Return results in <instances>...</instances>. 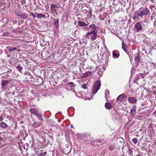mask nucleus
I'll return each mask as SVG.
<instances>
[{"instance_id":"obj_50","label":"nucleus","mask_w":156,"mask_h":156,"mask_svg":"<svg viewBox=\"0 0 156 156\" xmlns=\"http://www.w3.org/2000/svg\"><path fill=\"white\" fill-rule=\"evenodd\" d=\"M74 24L75 25H76V22H75L74 23Z\"/></svg>"},{"instance_id":"obj_1","label":"nucleus","mask_w":156,"mask_h":156,"mask_svg":"<svg viewBox=\"0 0 156 156\" xmlns=\"http://www.w3.org/2000/svg\"><path fill=\"white\" fill-rule=\"evenodd\" d=\"M139 12L140 17H142L143 16L148 15L150 13V11L148 8L142 7L140 8Z\"/></svg>"},{"instance_id":"obj_2","label":"nucleus","mask_w":156,"mask_h":156,"mask_svg":"<svg viewBox=\"0 0 156 156\" xmlns=\"http://www.w3.org/2000/svg\"><path fill=\"white\" fill-rule=\"evenodd\" d=\"M101 86V82L99 80L97 81L93 86L92 94L93 95L95 94L100 88Z\"/></svg>"},{"instance_id":"obj_14","label":"nucleus","mask_w":156,"mask_h":156,"mask_svg":"<svg viewBox=\"0 0 156 156\" xmlns=\"http://www.w3.org/2000/svg\"><path fill=\"white\" fill-rule=\"evenodd\" d=\"M112 55L114 58H117L119 57V54L117 53L115 51H112Z\"/></svg>"},{"instance_id":"obj_42","label":"nucleus","mask_w":156,"mask_h":156,"mask_svg":"<svg viewBox=\"0 0 156 156\" xmlns=\"http://www.w3.org/2000/svg\"><path fill=\"white\" fill-rule=\"evenodd\" d=\"M71 128H73V124L71 125Z\"/></svg>"},{"instance_id":"obj_30","label":"nucleus","mask_w":156,"mask_h":156,"mask_svg":"<svg viewBox=\"0 0 156 156\" xmlns=\"http://www.w3.org/2000/svg\"><path fill=\"white\" fill-rule=\"evenodd\" d=\"M50 9L51 12L53 13H55L56 12V10L55 8H50Z\"/></svg>"},{"instance_id":"obj_20","label":"nucleus","mask_w":156,"mask_h":156,"mask_svg":"<svg viewBox=\"0 0 156 156\" xmlns=\"http://www.w3.org/2000/svg\"><path fill=\"white\" fill-rule=\"evenodd\" d=\"M30 112L32 114H33L35 116L37 113L36 111L33 108H31L30 109Z\"/></svg>"},{"instance_id":"obj_25","label":"nucleus","mask_w":156,"mask_h":156,"mask_svg":"<svg viewBox=\"0 0 156 156\" xmlns=\"http://www.w3.org/2000/svg\"><path fill=\"white\" fill-rule=\"evenodd\" d=\"M140 60V57L139 56L137 55L136 56L135 58V61L136 63H138Z\"/></svg>"},{"instance_id":"obj_10","label":"nucleus","mask_w":156,"mask_h":156,"mask_svg":"<svg viewBox=\"0 0 156 156\" xmlns=\"http://www.w3.org/2000/svg\"><path fill=\"white\" fill-rule=\"evenodd\" d=\"M78 24L80 27L87 26L88 24L81 21H78Z\"/></svg>"},{"instance_id":"obj_32","label":"nucleus","mask_w":156,"mask_h":156,"mask_svg":"<svg viewBox=\"0 0 156 156\" xmlns=\"http://www.w3.org/2000/svg\"><path fill=\"white\" fill-rule=\"evenodd\" d=\"M16 68L19 71H20L23 69V67L20 65H18L16 67Z\"/></svg>"},{"instance_id":"obj_33","label":"nucleus","mask_w":156,"mask_h":156,"mask_svg":"<svg viewBox=\"0 0 156 156\" xmlns=\"http://www.w3.org/2000/svg\"><path fill=\"white\" fill-rule=\"evenodd\" d=\"M9 32H6L3 34V35L5 37V36H8L9 35Z\"/></svg>"},{"instance_id":"obj_18","label":"nucleus","mask_w":156,"mask_h":156,"mask_svg":"<svg viewBox=\"0 0 156 156\" xmlns=\"http://www.w3.org/2000/svg\"><path fill=\"white\" fill-rule=\"evenodd\" d=\"M95 30H93L92 31L89 32L87 33L86 36H90L92 35H93L95 33H96V32L95 31Z\"/></svg>"},{"instance_id":"obj_15","label":"nucleus","mask_w":156,"mask_h":156,"mask_svg":"<svg viewBox=\"0 0 156 156\" xmlns=\"http://www.w3.org/2000/svg\"><path fill=\"white\" fill-rule=\"evenodd\" d=\"M105 106L107 109H110L112 108V105L108 102H106L105 105Z\"/></svg>"},{"instance_id":"obj_5","label":"nucleus","mask_w":156,"mask_h":156,"mask_svg":"<svg viewBox=\"0 0 156 156\" xmlns=\"http://www.w3.org/2000/svg\"><path fill=\"white\" fill-rule=\"evenodd\" d=\"M9 81L7 80L2 81V86L3 89H6L7 87L9 85Z\"/></svg>"},{"instance_id":"obj_11","label":"nucleus","mask_w":156,"mask_h":156,"mask_svg":"<svg viewBox=\"0 0 156 156\" xmlns=\"http://www.w3.org/2000/svg\"><path fill=\"white\" fill-rule=\"evenodd\" d=\"M41 125V123L40 122H36L32 124V126L35 128H37L39 126H40Z\"/></svg>"},{"instance_id":"obj_44","label":"nucleus","mask_w":156,"mask_h":156,"mask_svg":"<svg viewBox=\"0 0 156 156\" xmlns=\"http://www.w3.org/2000/svg\"><path fill=\"white\" fill-rule=\"evenodd\" d=\"M53 77V76L52 75H51L50 76V78H52Z\"/></svg>"},{"instance_id":"obj_39","label":"nucleus","mask_w":156,"mask_h":156,"mask_svg":"<svg viewBox=\"0 0 156 156\" xmlns=\"http://www.w3.org/2000/svg\"><path fill=\"white\" fill-rule=\"evenodd\" d=\"M3 116H0V121H3Z\"/></svg>"},{"instance_id":"obj_13","label":"nucleus","mask_w":156,"mask_h":156,"mask_svg":"<svg viewBox=\"0 0 156 156\" xmlns=\"http://www.w3.org/2000/svg\"><path fill=\"white\" fill-rule=\"evenodd\" d=\"M8 126V125L4 122L0 123V127L3 128H7Z\"/></svg>"},{"instance_id":"obj_29","label":"nucleus","mask_w":156,"mask_h":156,"mask_svg":"<svg viewBox=\"0 0 156 156\" xmlns=\"http://www.w3.org/2000/svg\"><path fill=\"white\" fill-rule=\"evenodd\" d=\"M138 141V140L136 138H135L133 139L132 141L135 144H136Z\"/></svg>"},{"instance_id":"obj_3","label":"nucleus","mask_w":156,"mask_h":156,"mask_svg":"<svg viewBox=\"0 0 156 156\" xmlns=\"http://www.w3.org/2000/svg\"><path fill=\"white\" fill-rule=\"evenodd\" d=\"M16 14L17 16L20 17L21 19L24 20L26 19L27 17L25 13H22L20 11H17Z\"/></svg>"},{"instance_id":"obj_35","label":"nucleus","mask_w":156,"mask_h":156,"mask_svg":"<svg viewBox=\"0 0 156 156\" xmlns=\"http://www.w3.org/2000/svg\"><path fill=\"white\" fill-rule=\"evenodd\" d=\"M57 7L56 5H55V4H52L51 6V8H55Z\"/></svg>"},{"instance_id":"obj_41","label":"nucleus","mask_w":156,"mask_h":156,"mask_svg":"<svg viewBox=\"0 0 156 156\" xmlns=\"http://www.w3.org/2000/svg\"><path fill=\"white\" fill-rule=\"evenodd\" d=\"M68 83L70 84H71L72 85H74V83L73 82H69V83Z\"/></svg>"},{"instance_id":"obj_31","label":"nucleus","mask_w":156,"mask_h":156,"mask_svg":"<svg viewBox=\"0 0 156 156\" xmlns=\"http://www.w3.org/2000/svg\"><path fill=\"white\" fill-rule=\"evenodd\" d=\"M92 10L91 9H90L89 10V14L90 16V17H92L93 16V15L92 14Z\"/></svg>"},{"instance_id":"obj_9","label":"nucleus","mask_w":156,"mask_h":156,"mask_svg":"<svg viewBox=\"0 0 156 156\" xmlns=\"http://www.w3.org/2000/svg\"><path fill=\"white\" fill-rule=\"evenodd\" d=\"M92 73V72L89 71L83 73L81 77L86 78L88 75H90Z\"/></svg>"},{"instance_id":"obj_48","label":"nucleus","mask_w":156,"mask_h":156,"mask_svg":"<svg viewBox=\"0 0 156 156\" xmlns=\"http://www.w3.org/2000/svg\"><path fill=\"white\" fill-rule=\"evenodd\" d=\"M2 138L0 137V140H2Z\"/></svg>"},{"instance_id":"obj_37","label":"nucleus","mask_w":156,"mask_h":156,"mask_svg":"<svg viewBox=\"0 0 156 156\" xmlns=\"http://www.w3.org/2000/svg\"><path fill=\"white\" fill-rule=\"evenodd\" d=\"M103 140H104V139H98L96 141L98 142H101Z\"/></svg>"},{"instance_id":"obj_49","label":"nucleus","mask_w":156,"mask_h":156,"mask_svg":"<svg viewBox=\"0 0 156 156\" xmlns=\"http://www.w3.org/2000/svg\"><path fill=\"white\" fill-rule=\"evenodd\" d=\"M141 105H142V106H144V104H141Z\"/></svg>"},{"instance_id":"obj_4","label":"nucleus","mask_w":156,"mask_h":156,"mask_svg":"<svg viewBox=\"0 0 156 156\" xmlns=\"http://www.w3.org/2000/svg\"><path fill=\"white\" fill-rule=\"evenodd\" d=\"M142 23L140 22H137L135 25V30L137 31L141 30L142 29Z\"/></svg>"},{"instance_id":"obj_43","label":"nucleus","mask_w":156,"mask_h":156,"mask_svg":"<svg viewBox=\"0 0 156 156\" xmlns=\"http://www.w3.org/2000/svg\"><path fill=\"white\" fill-rule=\"evenodd\" d=\"M153 94H154L156 96V91H155L154 92Z\"/></svg>"},{"instance_id":"obj_22","label":"nucleus","mask_w":156,"mask_h":156,"mask_svg":"<svg viewBox=\"0 0 156 156\" xmlns=\"http://www.w3.org/2000/svg\"><path fill=\"white\" fill-rule=\"evenodd\" d=\"M124 142L123 140L122 141H120L118 143V145L119 146V147L122 148L124 145Z\"/></svg>"},{"instance_id":"obj_34","label":"nucleus","mask_w":156,"mask_h":156,"mask_svg":"<svg viewBox=\"0 0 156 156\" xmlns=\"http://www.w3.org/2000/svg\"><path fill=\"white\" fill-rule=\"evenodd\" d=\"M114 148V147L112 146V145H111V146H109V149L111 150H113Z\"/></svg>"},{"instance_id":"obj_27","label":"nucleus","mask_w":156,"mask_h":156,"mask_svg":"<svg viewBox=\"0 0 156 156\" xmlns=\"http://www.w3.org/2000/svg\"><path fill=\"white\" fill-rule=\"evenodd\" d=\"M87 84L84 83L82 85V87L84 89H86L87 88Z\"/></svg>"},{"instance_id":"obj_8","label":"nucleus","mask_w":156,"mask_h":156,"mask_svg":"<svg viewBox=\"0 0 156 156\" xmlns=\"http://www.w3.org/2000/svg\"><path fill=\"white\" fill-rule=\"evenodd\" d=\"M128 101L129 102L131 103H135L136 102V100L135 98L133 97L129 98Z\"/></svg>"},{"instance_id":"obj_16","label":"nucleus","mask_w":156,"mask_h":156,"mask_svg":"<svg viewBox=\"0 0 156 156\" xmlns=\"http://www.w3.org/2000/svg\"><path fill=\"white\" fill-rule=\"evenodd\" d=\"M90 39L92 41L95 40L97 38V34L96 33H95L93 35H92L90 36Z\"/></svg>"},{"instance_id":"obj_47","label":"nucleus","mask_w":156,"mask_h":156,"mask_svg":"<svg viewBox=\"0 0 156 156\" xmlns=\"http://www.w3.org/2000/svg\"><path fill=\"white\" fill-rule=\"evenodd\" d=\"M132 150H129V152H132Z\"/></svg>"},{"instance_id":"obj_19","label":"nucleus","mask_w":156,"mask_h":156,"mask_svg":"<svg viewBox=\"0 0 156 156\" xmlns=\"http://www.w3.org/2000/svg\"><path fill=\"white\" fill-rule=\"evenodd\" d=\"M140 16V14L139 12L136 14L135 13L133 17V18L134 20H135L138 19Z\"/></svg>"},{"instance_id":"obj_46","label":"nucleus","mask_w":156,"mask_h":156,"mask_svg":"<svg viewBox=\"0 0 156 156\" xmlns=\"http://www.w3.org/2000/svg\"><path fill=\"white\" fill-rule=\"evenodd\" d=\"M136 156H141V155L140 154H138L137 155H136Z\"/></svg>"},{"instance_id":"obj_52","label":"nucleus","mask_w":156,"mask_h":156,"mask_svg":"<svg viewBox=\"0 0 156 156\" xmlns=\"http://www.w3.org/2000/svg\"><path fill=\"white\" fill-rule=\"evenodd\" d=\"M55 82L56 83V84H57V82Z\"/></svg>"},{"instance_id":"obj_45","label":"nucleus","mask_w":156,"mask_h":156,"mask_svg":"<svg viewBox=\"0 0 156 156\" xmlns=\"http://www.w3.org/2000/svg\"><path fill=\"white\" fill-rule=\"evenodd\" d=\"M55 78L56 79H58L59 78V77L58 76H55Z\"/></svg>"},{"instance_id":"obj_40","label":"nucleus","mask_w":156,"mask_h":156,"mask_svg":"<svg viewBox=\"0 0 156 156\" xmlns=\"http://www.w3.org/2000/svg\"><path fill=\"white\" fill-rule=\"evenodd\" d=\"M82 11L84 13H86L87 12V10L86 9H83Z\"/></svg>"},{"instance_id":"obj_24","label":"nucleus","mask_w":156,"mask_h":156,"mask_svg":"<svg viewBox=\"0 0 156 156\" xmlns=\"http://www.w3.org/2000/svg\"><path fill=\"white\" fill-rule=\"evenodd\" d=\"M35 116L38 118V119L41 120H43V118L39 114L37 113Z\"/></svg>"},{"instance_id":"obj_36","label":"nucleus","mask_w":156,"mask_h":156,"mask_svg":"<svg viewBox=\"0 0 156 156\" xmlns=\"http://www.w3.org/2000/svg\"><path fill=\"white\" fill-rule=\"evenodd\" d=\"M97 74H98V75L99 76H101V75L102 74V72L101 71H99L98 72Z\"/></svg>"},{"instance_id":"obj_51","label":"nucleus","mask_w":156,"mask_h":156,"mask_svg":"<svg viewBox=\"0 0 156 156\" xmlns=\"http://www.w3.org/2000/svg\"><path fill=\"white\" fill-rule=\"evenodd\" d=\"M151 1H152H152H153V0H151Z\"/></svg>"},{"instance_id":"obj_12","label":"nucleus","mask_w":156,"mask_h":156,"mask_svg":"<svg viewBox=\"0 0 156 156\" xmlns=\"http://www.w3.org/2000/svg\"><path fill=\"white\" fill-rule=\"evenodd\" d=\"M136 108L135 106L133 107L131 110V114L132 116H133L136 113Z\"/></svg>"},{"instance_id":"obj_53","label":"nucleus","mask_w":156,"mask_h":156,"mask_svg":"<svg viewBox=\"0 0 156 156\" xmlns=\"http://www.w3.org/2000/svg\"><path fill=\"white\" fill-rule=\"evenodd\" d=\"M64 1H65V0H64Z\"/></svg>"},{"instance_id":"obj_6","label":"nucleus","mask_w":156,"mask_h":156,"mask_svg":"<svg viewBox=\"0 0 156 156\" xmlns=\"http://www.w3.org/2000/svg\"><path fill=\"white\" fill-rule=\"evenodd\" d=\"M126 98L127 97L125 96L124 94H122L119 96L117 97L116 99V101H120L121 102L123 101L124 98Z\"/></svg>"},{"instance_id":"obj_38","label":"nucleus","mask_w":156,"mask_h":156,"mask_svg":"<svg viewBox=\"0 0 156 156\" xmlns=\"http://www.w3.org/2000/svg\"><path fill=\"white\" fill-rule=\"evenodd\" d=\"M30 14H31L34 18H36V17L37 15L33 12H31Z\"/></svg>"},{"instance_id":"obj_23","label":"nucleus","mask_w":156,"mask_h":156,"mask_svg":"<svg viewBox=\"0 0 156 156\" xmlns=\"http://www.w3.org/2000/svg\"><path fill=\"white\" fill-rule=\"evenodd\" d=\"M45 17V15L42 13H39L37 14V17L38 18H41L42 17Z\"/></svg>"},{"instance_id":"obj_17","label":"nucleus","mask_w":156,"mask_h":156,"mask_svg":"<svg viewBox=\"0 0 156 156\" xmlns=\"http://www.w3.org/2000/svg\"><path fill=\"white\" fill-rule=\"evenodd\" d=\"M122 47L124 51L127 52V46L123 41H122Z\"/></svg>"},{"instance_id":"obj_21","label":"nucleus","mask_w":156,"mask_h":156,"mask_svg":"<svg viewBox=\"0 0 156 156\" xmlns=\"http://www.w3.org/2000/svg\"><path fill=\"white\" fill-rule=\"evenodd\" d=\"M17 50V48H14L12 47H10L8 49V50L9 52H12Z\"/></svg>"},{"instance_id":"obj_28","label":"nucleus","mask_w":156,"mask_h":156,"mask_svg":"<svg viewBox=\"0 0 156 156\" xmlns=\"http://www.w3.org/2000/svg\"><path fill=\"white\" fill-rule=\"evenodd\" d=\"M47 154V152L45 151L44 152L41 153L39 154L38 156H44Z\"/></svg>"},{"instance_id":"obj_26","label":"nucleus","mask_w":156,"mask_h":156,"mask_svg":"<svg viewBox=\"0 0 156 156\" xmlns=\"http://www.w3.org/2000/svg\"><path fill=\"white\" fill-rule=\"evenodd\" d=\"M89 27L90 28H93V30H96V26L95 24H92L89 26Z\"/></svg>"},{"instance_id":"obj_7","label":"nucleus","mask_w":156,"mask_h":156,"mask_svg":"<svg viewBox=\"0 0 156 156\" xmlns=\"http://www.w3.org/2000/svg\"><path fill=\"white\" fill-rule=\"evenodd\" d=\"M54 21V24L55 27L57 28H58L59 27V20L58 19L54 18L53 19Z\"/></svg>"}]
</instances>
